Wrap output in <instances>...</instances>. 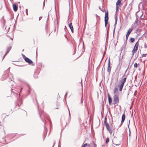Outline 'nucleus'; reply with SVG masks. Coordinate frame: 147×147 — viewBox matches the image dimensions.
<instances>
[{
    "label": "nucleus",
    "mask_w": 147,
    "mask_h": 147,
    "mask_svg": "<svg viewBox=\"0 0 147 147\" xmlns=\"http://www.w3.org/2000/svg\"><path fill=\"white\" fill-rule=\"evenodd\" d=\"M104 123L107 129V130L109 131V132L111 134L112 133V131L111 129L109 126V124L107 122V121L106 119H105L104 121Z\"/></svg>",
    "instance_id": "f03ea898"
},
{
    "label": "nucleus",
    "mask_w": 147,
    "mask_h": 147,
    "mask_svg": "<svg viewBox=\"0 0 147 147\" xmlns=\"http://www.w3.org/2000/svg\"><path fill=\"white\" fill-rule=\"evenodd\" d=\"M108 11H107V12H105V25L106 27L107 24L108 23Z\"/></svg>",
    "instance_id": "7ed1b4c3"
},
{
    "label": "nucleus",
    "mask_w": 147,
    "mask_h": 147,
    "mask_svg": "<svg viewBox=\"0 0 147 147\" xmlns=\"http://www.w3.org/2000/svg\"><path fill=\"white\" fill-rule=\"evenodd\" d=\"M127 79V76L124 78L120 82V83L118 85V87L119 88V90L120 91H122L123 87L124 86V84L126 81Z\"/></svg>",
    "instance_id": "f257e3e1"
},
{
    "label": "nucleus",
    "mask_w": 147,
    "mask_h": 147,
    "mask_svg": "<svg viewBox=\"0 0 147 147\" xmlns=\"http://www.w3.org/2000/svg\"><path fill=\"white\" fill-rule=\"evenodd\" d=\"M113 102L114 104H117L119 103V100L118 95H115L113 96Z\"/></svg>",
    "instance_id": "20e7f679"
},
{
    "label": "nucleus",
    "mask_w": 147,
    "mask_h": 147,
    "mask_svg": "<svg viewBox=\"0 0 147 147\" xmlns=\"http://www.w3.org/2000/svg\"><path fill=\"white\" fill-rule=\"evenodd\" d=\"M39 113L40 117H41V115H43L44 117H45V113H44L43 111H42L41 112V113H40V112H39Z\"/></svg>",
    "instance_id": "f3484780"
},
{
    "label": "nucleus",
    "mask_w": 147,
    "mask_h": 147,
    "mask_svg": "<svg viewBox=\"0 0 147 147\" xmlns=\"http://www.w3.org/2000/svg\"><path fill=\"white\" fill-rule=\"evenodd\" d=\"M99 9L101 10V9H100V7H99Z\"/></svg>",
    "instance_id": "79ce46f5"
},
{
    "label": "nucleus",
    "mask_w": 147,
    "mask_h": 147,
    "mask_svg": "<svg viewBox=\"0 0 147 147\" xmlns=\"http://www.w3.org/2000/svg\"><path fill=\"white\" fill-rule=\"evenodd\" d=\"M147 54H143L142 55V57H146Z\"/></svg>",
    "instance_id": "393cba45"
},
{
    "label": "nucleus",
    "mask_w": 147,
    "mask_h": 147,
    "mask_svg": "<svg viewBox=\"0 0 147 147\" xmlns=\"http://www.w3.org/2000/svg\"><path fill=\"white\" fill-rule=\"evenodd\" d=\"M126 44L127 42L126 40L125 42H124L123 45L122 46V47L121 48V51H122L123 50H125V48L126 47Z\"/></svg>",
    "instance_id": "f8f14e48"
},
{
    "label": "nucleus",
    "mask_w": 147,
    "mask_h": 147,
    "mask_svg": "<svg viewBox=\"0 0 147 147\" xmlns=\"http://www.w3.org/2000/svg\"><path fill=\"white\" fill-rule=\"evenodd\" d=\"M121 69V67H120L119 68V73H119V71H120V70Z\"/></svg>",
    "instance_id": "72a5a7b5"
},
{
    "label": "nucleus",
    "mask_w": 147,
    "mask_h": 147,
    "mask_svg": "<svg viewBox=\"0 0 147 147\" xmlns=\"http://www.w3.org/2000/svg\"><path fill=\"white\" fill-rule=\"evenodd\" d=\"M116 11H117L118 9V5H116Z\"/></svg>",
    "instance_id": "bb28decb"
},
{
    "label": "nucleus",
    "mask_w": 147,
    "mask_h": 147,
    "mask_svg": "<svg viewBox=\"0 0 147 147\" xmlns=\"http://www.w3.org/2000/svg\"><path fill=\"white\" fill-rule=\"evenodd\" d=\"M131 42H133L135 40V39L134 38H131L130 39Z\"/></svg>",
    "instance_id": "aec40b11"
},
{
    "label": "nucleus",
    "mask_w": 147,
    "mask_h": 147,
    "mask_svg": "<svg viewBox=\"0 0 147 147\" xmlns=\"http://www.w3.org/2000/svg\"><path fill=\"white\" fill-rule=\"evenodd\" d=\"M94 147H96L95 146Z\"/></svg>",
    "instance_id": "c03bdc74"
},
{
    "label": "nucleus",
    "mask_w": 147,
    "mask_h": 147,
    "mask_svg": "<svg viewBox=\"0 0 147 147\" xmlns=\"http://www.w3.org/2000/svg\"><path fill=\"white\" fill-rule=\"evenodd\" d=\"M22 56H23V57H24V56H25L23 54L22 55Z\"/></svg>",
    "instance_id": "e433bc0d"
},
{
    "label": "nucleus",
    "mask_w": 147,
    "mask_h": 147,
    "mask_svg": "<svg viewBox=\"0 0 147 147\" xmlns=\"http://www.w3.org/2000/svg\"><path fill=\"white\" fill-rule=\"evenodd\" d=\"M28 92H29V93H30V86H28Z\"/></svg>",
    "instance_id": "412c9836"
},
{
    "label": "nucleus",
    "mask_w": 147,
    "mask_h": 147,
    "mask_svg": "<svg viewBox=\"0 0 147 147\" xmlns=\"http://www.w3.org/2000/svg\"><path fill=\"white\" fill-rule=\"evenodd\" d=\"M34 65V64H32V66H33Z\"/></svg>",
    "instance_id": "4c0bfd02"
},
{
    "label": "nucleus",
    "mask_w": 147,
    "mask_h": 147,
    "mask_svg": "<svg viewBox=\"0 0 147 147\" xmlns=\"http://www.w3.org/2000/svg\"><path fill=\"white\" fill-rule=\"evenodd\" d=\"M133 29L132 28H130L128 30L127 32L126 35V40H127L128 37L129 36V34H130L131 32L132 31Z\"/></svg>",
    "instance_id": "1a4fd4ad"
},
{
    "label": "nucleus",
    "mask_w": 147,
    "mask_h": 147,
    "mask_svg": "<svg viewBox=\"0 0 147 147\" xmlns=\"http://www.w3.org/2000/svg\"><path fill=\"white\" fill-rule=\"evenodd\" d=\"M13 9L15 11H17L18 10V7L16 4H13Z\"/></svg>",
    "instance_id": "dca6fc26"
},
{
    "label": "nucleus",
    "mask_w": 147,
    "mask_h": 147,
    "mask_svg": "<svg viewBox=\"0 0 147 147\" xmlns=\"http://www.w3.org/2000/svg\"><path fill=\"white\" fill-rule=\"evenodd\" d=\"M125 74L123 75V76L122 77V78H123V77H124L125 76Z\"/></svg>",
    "instance_id": "7c9ffc66"
},
{
    "label": "nucleus",
    "mask_w": 147,
    "mask_h": 147,
    "mask_svg": "<svg viewBox=\"0 0 147 147\" xmlns=\"http://www.w3.org/2000/svg\"><path fill=\"white\" fill-rule=\"evenodd\" d=\"M138 66V64L137 63H135L134 64V67H137Z\"/></svg>",
    "instance_id": "4be33fe9"
},
{
    "label": "nucleus",
    "mask_w": 147,
    "mask_h": 147,
    "mask_svg": "<svg viewBox=\"0 0 147 147\" xmlns=\"http://www.w3.org/2000/svg\"><path fill=\"white\" fill-rule=\"evenodd\" d=\"M23 58L25 61L27 63H28L29 64H30L31 63H33V62L31 60L26 56L24 57Z\"/></svg>",
    "instance_id": "0eeeda50"
},
{
    "label": "nucleus",
    "mask_w": 147,
    "mask_h": 147,
    "mask_svg": "<svg viewBox=\"0 0 147 147\" xmlns=\"http://www.w3.org/2000/svg\"><path fill=\"white\" fill-rule=\"evenodd\" d=\"M144 47L145 48H147V44H146V43H144Z\"/></svg>",
    "instance_id": "5701e85b"
},
{
    "label": "nucleus",
    "mask_w": 147,
    "mask_h": 147,
    "mask_svg": "<svg viewBox=\"0 0 147 147\" xmlns=\"http://www.w3.org/2000/svg\"><path fill=\"white\" fill-rule=\"evenodd\" d=\"M110 64H111L110 60V59H109L108 60V67H107V71L109 73V74L110 73L111 70V67Z\"/></svg>",
    "instance_id": "423d86ee"
},
{
    "label": "nucleus",
    "mask_w": 147,
    "mask_h": 147,
    "mask_svg": "<svg viewBox=\"0 0 147 147\" xmlns=\"http://www.w3.org/2000/svg\"><path fill=\"white\" fill-rule=\"evenodd\" d=\"M125 117V114L124 113H123L122 116V119H121V123L120 124V126H121V125L124 122V121Z\"/></svg>",
    "instance_id": "9b49d317"
},
{
    "label": "nucleus",
    "mask_w": 147,
    "mask_h": 147,
    "mask_svg": "<svg viewBox=\"0 0 147 147\" xmlns=\"http://www.w3.org/2000/svg\"><path fill=\"white\" fill-rule=\"evenodd\" d=\"M69 26L71 30V31L72 32V33L74 32V28H73V26H72V23H71L69 24Z\"/></svg>",
    "instance_id": "ddd939ff"
},
{
    "label": "nucleus",
    "mask_w": 147,
    "mask_h": 147,
    "mask_svg": "<svg viewBox=\"0 0 147 147\" xmlns=\"http://www.w3.org/2000/svg\"><path fill=\"white\" fill-rule=\"evenodd\" d=\"M22 88H21V89L20 90V92H21V91H22Z\"/></svg>",
    "instance_id": "c9c22d12"
},
{
    "label": "nucleus",
    "mask_w": 147,
    "mask_h": 147,
    "mask_svg": "<svg viewBox=\"0 0 147 147\" xmlns=\"http://www.w3.org/2000/svg\"><path fill=\"white\" fill-rule=\"evenodd\" d=\"M43 4H44V5H45V1L44 2V3Z\"/></svg>",
    "instance_id": "ea45409f"
},
{
    "label": "nucleus",
    "mask_w": 147,
    "mask_h": 147,
    "mask_svg": "<svg viewBox=\"0 0 147 147\" xmlns=\"http://www.w3.org/2000/svg\"><path fill=\"white\" fill-rule=\"evenodd\" d=\"M42 18V17H39V20H40V18Z\"/></svg>",
    "instance_id": "f704fd0d"
},
{
    "label": "nucleus",
    "mask_w": 147,
    "mask_h": 147,
    "mask_svg": "<svg viewBox=\"0 0 147 147\" xmlns=\"http://www.w3.org/2000/svg\"><path fill=\"white\" fill-rule=\"evenodd\" d=\"M138 42H137L135 44V46L134 47V49L132 51V55H133L134 54V53L136 52L137 50L138 49Z\"/></svg>",
    "instance_id": "39448f33"
},
{
    "label": "nucleus",
    "mask_w": 147,
    "mask_h": 147,
    "mask_svg": "<svg viewBox=\"0 0 147 147\" xmlns=\"http://www.w3.org/2000/svg\"><path fill=\"white\" fill-rule=\"evenodd\" d=\"M129 65L128 66L127 69L125 71V74L126 73V72L127 71V69H128L129 68Z\"/></svg>",
    "instance_id": "c756f323"
},
{
    "label": "nucleus",
    "mask_w": 147,
    "mask_h": 147,
    "mask_svg": "<svg viewBox=\"0 0 147 147\" xmlns=\"http://www.w3.org/2000/svg\"><path fill=\"white\" fill-rule=\"evenodd\" d=\"M109 142V138H107L106 140V141H105V142L106 143H108Z\"/></svg>",
    "instance_id": "6ab92c4d"
},
{
    "label": "nucleus",
    "mask_w": 147,
    "mask_h": 147,
    "mask_svg": "<svg viewBox=\"0 0 147 147\" xmlns=\"http://www.w3.org/2000/svg\"><path fill=\"white\" fill-rule=\"evenodd\" d=\"M138 20V19H136L135 22V24H137Z\"/></svg>",
    "instance_id": "b1692460"
},
{
    "label": "nucleus",
    "mask_w": 147,
    "mask_h": 147,
    "mask_svg": "<svg viewBox=\"0 0 147 147\" xmlns=\"http://www.w3.org/2000/svg\"><path fill=\"white\" fill-rule=\"evenodd\" d=\"M11 40H13V39H12L11 38Z\"/></svg>",
    "instance_id": "58836bf2"
},
{
    "label": "nucleus",
    "mask_w": 147,
    "mask_h": 147,
    "mask_svg": "<svg viewBox=\"0 0 147 147\" xmlns=\"http://www.w3.org/2000/svg\"><path fill=\"white\" fill-rule=\"evenodd\" d=\"M28 9H26V14H27V15H28Z\"/></svg>",
    "instance_id": "cd10ccee"
},
{
    "label": "nucleus",
    "mask_w": 147,
    "mask_h": 147,
    "mask_svg": "<svg viewBox=\"0 0 147 147\" xmlns=\"http://www.w3.org/2000/svg\"><path fill=\"white\" fill-rule=\"evenodd\" d=\"M121 0H117V1L116 3V5L120 6L121 5Z\"/></svg>",
    "instance_id": "a211bd4d"
},
{
    "label": "nucleus",
    "mask_w": 147,
    "mask_h": 147,
    "mask_svg": "<svg viewBox=\"0 0 147 147\" xmlns=\"http://www.w3.org/2000/svg\"><path fill=\"white\" fill-rule=\"evenodd\" d=\"M42 121H43V122H44V123H45L44 121H43V119H42Z\"/></svg>",
    "instance_id": "a19ab883"
},
{
    "label": "nucleus",
    "mask_w": 147,
    "mask_h": 147,
    "mask_svg": "<svg viewBox=\"0 0 147 147\" xmlns=\"http://www.w3.org/2000/svg\"><path fill=\"white\" fill-rule=\"evenodd\" d=\"M69 117L70 118V111H69Z\"/></svg>",
    "instance_id": "2f4dec72"
},
{
    "label": "nucleus",
    "mask_w": 147,
    "mask_h": 147,
    "mask_svg": "<svg viewBox=\"0 0 147 147\" xmlns=\"http://www.w3.org/2000/svg\"><path fill=\"white\" fill-rule=\"evenodd\" d=\"M114 94L115 95L117 94L118 95V88L117 87H116L114 89Z\"/></svg>",
    "instance_id": "4468645a"
},
{
    "label": "nucleus",
    "mask_w": 147,
    "mask_h": 147,
    "mask_svg": "<svg viewBox=\"0 0 147 147\" xmlns=\"http://www.w3.org/2000/svg\"><path fill=\"white\" fill-rule=\"evenodd\" d=\"M108 99L109 101V105H110L112 101V98L108 94Z\"/></svg>",
    "instance_id": "2eb2a0df"
},
{
    "label": "nucleus",
    "mask_w": 147,
    "mask_h": 147,
    "mask_svg": "<svg viewBox=\"0 0 147 147\" xmlns=\"http://www.w3.org/2000/svg\"><path fill=\"white\" fill-rule=\"evenodd\" d=\"M36 101L37 102V100H36Z\"/></svg>",
    "instance_id": "37998d69"
},
{
    "label": "nucleus",
    "mask_w": 147,
    "mask_h": 147,
    "mask_svg": "<svg viewBox=\"0 0 147 147\" xmlns=\"http://www.w3.org/2000/svg\"><path fill=\"white\" fill-rule=\"evenodd\" d=\"M129 65L128 66L127 69L125 71V74L126 73V72L127 71V69H128L129 68Z\"/></svg>",
    "instance_id": "c85d7f7f"
},
{
    "label": "nucleus",
    "mask_w": 147,
    "mask_h": 147,
    "mask_svg": "<svg viewBox=\"0 0 147 147\" xmlns=\"http://www.w3.org/2000/svg\"><path fill=\"white\" fill-rule=\"evenodd\" d=\"M11 46L8 47L7 48V49L6 53L5 54V55H4L3 59L4 58V57L8 53V52L11 50Z\"/></svg>",
    "instance_id": "9d476101"
},
{
    "label": "nucleus",
    "mask_w": 147,
    "mask_h": 147,
    "mask_svg": "<svg viewBox=\"0 0 147 147\" xmlns=\"http://www.w3.org/2000/svg\"><path fill=\"white\" fill-rule=\"evenodd\" d=\"M87 145V144L86 143L84 144L83 145L82 147H85Z\"/></svg>",
    "instance_id": "a878e982"
},
{
    "label": "nucleus",
    "mask_w": 147,
    "mask_h": 147,
    "mask_svg": "<svg viewBox=\"0 0 147 147\" xmlns=\"http://www.w3.org/2000/svg\"><path fill=\"white\" fill-rule=\"evenodd\" d=\"M67 92H66V94H65V97H66V95H67Z\"/></svg>",
    "instance_id": "473e14b6"
},
{
    "label": "nucleus",
    "mask_w": 147,
    "mask_h": 147,
    "mask_svg": "<svg viewBox=\"0 0 147 147\" xmlns=\"http://www.w3.org/2000/svg\"><path fill=\"white\" fill-rule=\"evenodd\" d=\"M115 22L114 24V29L113 30V36H114V34H115V28L116 27V25L117 24V16H116L115 17Z\"/></svg>",
    "instance_id": "6e6552de"
}]
</instances>
